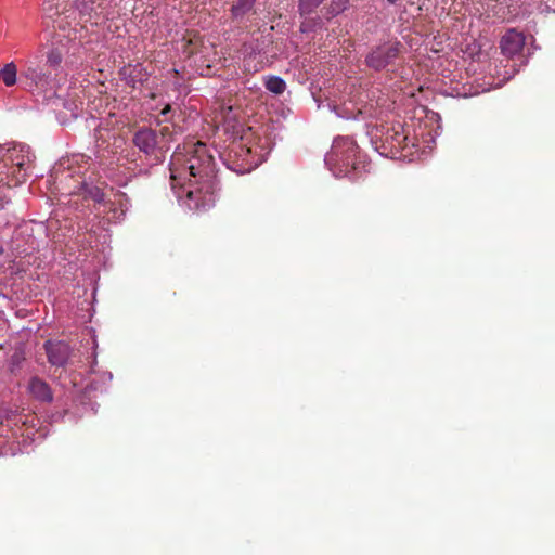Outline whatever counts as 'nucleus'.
Returning <instances> with one entry per match:
<instances>
[{
    "label": "nucleus",
    "instance_id": "1",
    "mask_svg": "<svg viewBox=\"0 0 555 555\" xmlns=\"http://www.w3.org/2000/svg\"><path fill=\"white\" fill-rule=\"evenodd\" d=\"M171 188L178 202L189 210L212 207L218 195L216 163L206 144L188 142L170 159Z\"/></svg>",
    "mask_w": 555,
    "mask_h": 555
},
{
    "label": "nucleus",
    "instance_id": "2",
    "mask_svg": "<svg viewBox=\"0 0 555 555\" xmlns=\"http://www.w3.org/2000/svg\"><path fill=\"white\" fill-rule=\"evenodd\" d=\"M421 137H424L421 125L417 130L414 122L397 121L382 134L380 144H376L375 150L385 157L413 162L424 153L420 146Z\"/></svg>",
    "mask_w": 555,
    "mask_h": 555
},
{
    "label": "nucleus",
    "instance_id": "3",
    "mask_svg": "<svg viewBox=\"0 0 555 555\" xmlns=\"http://www.w3.org/2000/svg\"><path fill=\"white\" fill-rule=\"evenodd\" d=\"M324 164L335 178L358 179L367 170L369 163L354 140L350 137H336L331 151L324 156Z\"/></svg>",
    "mask_w": 555,
    "mask_h": 555
},
{
    "label": "nucleus",
    "instance_id": "4",
    "mask_svg": "<svg viewBox=\"0 0 555 555\" xmlns=\"http://www.w3.org/2000/svg\"><path fill=\"white\" fill-rule=\"evenodd\" d=\"M34 160L35 154L25 143L0 144V188L25 182Z\"/></svg>",
    "mask_w": 555,
    "mask_h": 555
},
{
    "label": "nucleus",
    "instance_id": "5",
    "mask_svg": "<svg viewBox=\"0 0 555 555\" xmlns=\"http://www.w3.org/2000/svg\"><path fill=\"white\" fill-rule=\"evenodd\" d=\"M268 140L253 138L248 141H232L223 164L228 169L245 175L262 164L269 155Z\"/></svg>",
    "mask_w": 555,
    "mask_h": 555
},
{
    "label": "nucleus",
    "instance_id": "6",
    "mask_svg": "<svg viewBox=\"0 0 555 555\" xmlns=\"http://www.w3.org/2000/svg\"><path fill=\"white\" fill-rule=\"evenodd\" d=\"M98 157L108 167V176L114 177L116 171L124 176L118 181L120 184H127L131 172L139 168L138 153L120 135H113L105 147L99 149Z\"/></svg>",
    "mask_w": 555,
    "mask_h": 555
},
{
    "label": "nucleus",
    "instance_id": "7",
    "mask_svg": "<svg viewBox=\"0 0 555 555\" xmlns=\"http://www.w3.org/2000/svg\"><path fill=\"white\" fill-rule=\"evenodd\" d=\"M20 83L37 101L51 102L57 99V81L33 62H26L21 73Z\"/></svg>",
    "mask_w": 555,
    "mask_h": 555
},
{
    "label": "nucleus",
    "instance_id": "8",
    "mask_svg": "<svg viewBox=\"0 0 555 555\" xmlns=\"http://www.w3.org/2000/svg\"><path fill=\"white\" fill-rule=\"evenodd\" d=\"M132 142L144 154L149 166H155L164 162L165 151L159 146L155 130L146 127L139 129L133 134Z\"/></svg>",
    "mask_w": 555,
    "mask_h": 555
},
{
    "label": "nucleus",
    "instance_id": "9",
    "mask_svg": "<svg viewBox=\"0 0 555 555\" xmlns=\"http://www.w3.org/2000/svg\"><path fill=\"white\" fill-rule=\"evenodd\" d=\"M109 2L111 0H76L80 23H90L92 26L102 24L108 18Z\"/></svg>",
    "mask_w": 555,
    "mask_h": 555
},
{
    "label": "nucleus",
    "instance_id": "10",
    "mask_svg": "<svg viewBox=\"0 0 555 555\" xmlns=\"http://www.w3.org/2000/svg\"><path fill=\"white\" fill-rule=\"evenodd\" d=\"M399 54V42H386L372 49L365 57L367 67L379 72L391 64Z\"/></svg>",
    "mask_w": 555,
    "mask_h": 555
},
{
    "label": "nucleus",
    "instance_id": "11",
    "mask_svg": "<svg viewBox=\"0 0 555 555\" xmlns=\"http://www.w3.org/2000/svg\"><path fill=\"white\" fill-rule=\"evenodd\" d=\"M233 108L229 106L224 113L223 131L233 141H248L256 138L251 132V128L245 129L244 126L232 116Z\"/></svg>",
    "mask_w": 555,
    "mask_h": 555
},
{
    "label": "nucleus",
    "instance_id": "12",
    "mask_svg": "<svg viewBox=\"0 0 555 555\" xmlns=\"http://www.w3.org/2000/svg\"><path fill=\"white\" fill-rule=\"evenodd\" d=\"M44 350L49 362L55 366H63L67 363L70 356V347L62 340H48L44 344Z\"/></svg>",
    "mask_w": 555,
    "mask_h": 555
},
{
    "label": "nucleus",
    "instance_id": "13",
    "mask_svg": "<svg viewBox=\"0 0 555 555\" xmlns=\"http://www.w3.org/2000/svg\"><path fill=\"white\" fill-rule=\"evenodd\" d=\"M525 36L515 29H509L500 41V48L504 55L512 57L518 54L525 46Z\"/></svg>",
    "mask_w": 555,
    "mask_h": 555
},
{
    "label": "nucleus",
    "instance_id": "14",
    "mask_svg": "<svg viewBox=\"0 0 555 555\" xmlns=\"http://www.w3.org/2000/svg\"><path fill=\"white\" fill-rule=\"evenodd\" d=\"M121 79L132 88H137L147 79V73L142 64H128L120 69Z\"/></svg>",
    "mask_w": 555,
    "mask_h": 555
},
{
    "label": "nucleus",
    "instance_id": "15",
    "mask_svg": "<svg viewBox=\"0 0 555 555\" xmlns=\"http://www.w3.org/2000/svg\"><path fill=\"white\" fill-rule=\"evenodd\" d=\"M27 390L36 400L40 402L50 403L53 401V392L51 387L47 382L37 376L29 379Z\"/></svg>",
    "mask_w": 555,
    "mask_h": 555
},
{
    "label": "nucleus",
    "instance_id": "16",
    "mask_svg": "<svg viewBox=\"0 0 555 555\" xmlns=\"http://www.w3.org/2000/svg\"><path fill=\"white\" fill-rule=\"evenodd\" d=\"M0 80L8 88L15 86L20 81L17 65L14 62L5 63L0 68Z\"/></svg>",
    "mask_w": 555,
    "mask_h": 555
},
{
    "label": "nucleus",
    "instance_id": "17",
    "mask_svg": "<svg viewBox=\"0 0 555 555\" xmlns=\"http://www.w3.org/2000/svg\"><path fill=\"white\" fill-rule=\"evenodd\" d=\"M255 2L256 0H237L231 8L233 18L242 21L253 11Z\"/></svg>",
    "mask_w": 555,
    "mask_h": 555
},
{
    "label": "nucleus",
    "instance_id": "18",
    "mask_svg": "<svg viewBox=\"0 0 555 555\" xmlns=\"http://www.w3.org/2000/svg\"><path fill=\"white\" fill-rule=\"evenodd\" d=\"M264 86L270 92L280 95L286 89V82L283 78L275 75H270L264 78Z\"/></svg>",
    "mask_w": 555,
    "mask_h": 555
},
{
    "label": "nucleus",
    "instance_id": "19",
    "mask_svg": "<svg viewBox=\"0 0 555 555\" xmlns=\"http://www.w3.org/2000/svg\"><path fill=\"white\" fill-rule=\"evenodd\" d=\"M62 60L63 51L60 48H53L47 54V64L52 68L59 67L62 63Z\"/></svg>",
    "mask_w": 555,
    "mask_h": 555
},
{
    "label": "nucleus",
    "instance_id": "20",
    "mask_svg": "<svg viewBox=\"0 0 555 555\" xmlns=\"http://www.w3.org/2000/svg\"><path fill=\"white\" fill-rule=\"evenodd\" d=\"M328 107H330L331 112L335 113V115L338 118H343V119H356L357 118V114L351 112L346 105L340 107V106H337L334 104H328Z\"/></svg>",
    "mask_w": 555,
    "mask_h": 555
},
{
    "label": "nucleus",
    "instance_id": "21",
    "mask_svg": "<svg viewBox=\"0 0 555 555\" xmlns=\"http://www.w3.org/2000/svg\"><path fill=\"white\" fill-rule=\"evenodd\" d=\"M324 0H299L298 9L300 15L310 14Z\"/></svg>",
    "mask_w": 555,
    "mask_h": 555
},
{
    "label": "nucleus",
    "instance_id": "22",
    "mask_svg": "<svg viewBox=\"0 0 555 555\" xmlns=\"http://www.w3.org/2000/svg\"><path fill=\"white\" fill-rule=\"evenodd\" d=\"M114 204H118L119 205L120 212H119L118 216H114L115 219L119 220V219H121V217L125 215V212L129 208L128 198H127L126 194H124V193L118 194L117 198L114 202Z\"/></svg>",
    "mask_w": 555,
    "mask_h": 555
},
{
    "label": "nucleus",
    "instance_id": "23",
    "mask_svg": "<svg viewBox=\"0 0 555 555\" xmlns=\"http://www.w3.org/2000/svg\"><path fill=\"white\" fill-rule=\"evenodd\" d=\"M348 0H333L331 8H330V14L332 16H335L343 12L347 7Z\"/></svg>",
    "mask_w": 555,
    "mask_h": 555
},
{
    "label": "nucleus",
    "instance_id": "24",
    "mask_svg": "<svg viewBox=\"0 0 555 555\" xmlns=\"http://www.w3.org/2000/svg\"><path fill=\"white\" fill-rule=\"evenodd\" d=\"M89 194H90L91 198L95 203L101 204V203L104 202L105 196H104V193H103V191L101 189L93 188V189L90 190Z\"/></svg>",
    "mask_w": 555,
    "mask_h": 555
},
{
    "label": "nucleus",
    "instance_id": "25",
    "mask_svg": "<svg viewBox=\"0 0 555 555\" xmlns=\"http://www.w3.org/2000/svg\"><path fill=\"white\" fill-rule=\"evenodd\" d=\"M52 0H44V11L49 14L50 17H52L53 13L51 12L53 9V4L51 3Z\"/></svg>",
    "mask_w": 555,
    "mask_h": 555
},
{
    "label": "nucleus",
    "instance_id": "26",
    "mask_svg": "<svg viewBox=\"0 0 555 555\" xmlns=\"http://www.w3.org/2000/svg\"><path fill=\"white\" fill-rule=\"evenodd\" d=\"M516 73H517V69H515L514 67L512 69V72H505L502 82L508 81Z\"/></svg>",
    "mask_w": 555,
    "mask_h": 555
},
{
    "label": "nucleus",
    "instance_id": "27",
    "mask_svg": "<svg viewBox=\"0 0 555 555\" xmlns=\"http://www.w3.org/2000/svg\"><path fill=\"white\" fill-rule=\"evenodd\" d=\"M72 105H73V107L72 106H67L66 104H64V106L66 108L70 109L73 115L76 117L78 115L79 105L77 103H75V102Z\"/></svg>",
    "mask_w": 555,
    "mask_h": 555
},
{
    "label": "nucleus",
    "instance_id": "28",
    "mask_svg": "<svg viewBox=\"0 0 555 555\" xmlns=\"http://www.w3.org/2000/svg\"><path fill=\"white\" fill-rule=\"evenodd\" d=\"M170 111V106H166L164 109H163V115H166L168 112Z\"/></svg>",
    "mask_w": 555,
    "mask_h": 555
},
{
    "label": "nucleus",
    "instance_id": "29",
    "mask_svg": "<svg viewBox=\"0 0 555 555\" xmlns=\"http://www.w3.org/2000/svg\"><path fill=\"white\" fill-rule=\"evenodd\" d=\"M429 141H434L431 138L430 139H424L423 142L424 143H429Z\"/></svg>",
    "mask_w": 555,
    "mask_h": 555
},
{
    "label": "nucleus",
    "instance_id": "30",
    "mask_svg": "<svg viewBox=\"0 0 555 555\" xmlns=\"http://www.w3.org/2000/svg\"><path fill=\"white\" fill-rule=\"evenodd\" d=\"M390 4H395L398 0H387Z\"/></svg>",
    "mask_w": 555,
    "mask_h": 555
}]
</instances>
